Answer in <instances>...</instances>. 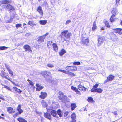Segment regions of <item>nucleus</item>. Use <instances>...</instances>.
Here are the masks:
<instances>
[{
	"instance_id": "obj_1",
	"label": "nucleus",
	"mask_w": 122,
	"mask_h": 122,
	"mask_svg": "<svg viewBox=\"0 0 122 122\" xmlns=\"http://www.w3.org/2000/svg\"><path fill=\"white\" fill-rule=\"evenodd\" d=\"M11 3V1L8 0H4L1 2V6L2 8L6 9H8L12 10H15L14 7L9 4Z\"/></svg>"
},
{
	"instance_id": "obj_2",
	"label": "nucleus",
	"mask_w": 122,
	"mask_h": 122,
	"mask_svg": "<svg viewBox=\"0 0 122 122\" xmlns=\"http://www.w3.org/2000/svg\"><path fill=\"white\" fill-rule=\"evenodd\" d=\"M51 114L53 117H57V114L60 117H62L63 115L62 112L60 109H59L57 112L53 110L51 111Z\"/></svg>"
},
{
	"instance_id": "obj_3",
	"label": "nucleus",
	"mask_w": 122,
	"mask_h": 122,
	"mask_svg": "<svg viewBox=\"0 0 122 122\" xmlns=\"http://www.w3.org/2000/svg\"><path fill=\"white\" fill-rule=\"evenodd\" d=\"M59 94L60 95L59 96V98L60 100L62 102H64L66 101H69V100L67 99V97L64 95L62 92H60Z\"/></svg>"
},
{
	"instance_id": "obj_4",
	"label": "nucleus",
	"mask_w": 122,
	"mask_h": 122,
	"mask_svg": "<svg viewBox=\"0 0 122 122\" xmlns=\"http://www.w3.org/2000/svg\"><path fill=\"white\" fill-rule=\"evenodd\" d=\"M58 71L72 76H74L75 75V74L72 72H70L65 70H62L61 69H59Z\"/></svg>"
},
{
	"instance_id": "obj_5",
	"label": "nucleus",
	"mask_w": 122,
	"mask_h": 122,
	"mask_svg": "<svg viewBox=\"0 0 122 122\" xmlns=\"http://www.w3.org/2000/svg\"><path fill=\"white\" fill-rule=\"evenodd\" d=\"M117 9H113L112 12V15L110 18V20L111 22H113V20H112L113 19V17H114L117 14Z\"/></svg>"
},
{
	"instance_id": "obj_6",
	"label": "nucleus",
	"mask_w": 122,
	"mask_h": 122,
	"mask_svg": "<svg viewBox=\"0 0 122 122\" xmlns=\"http://www.w3.org/2000/svg\"><path fill=\"white\" fill-rule=\"evenodd\" d=\"M82 43L83 44L87 45L88 44V39L86 37H82Z\"/></svg>"
},
{
	"instance_id": "obj_7",
	"label": "nucleus",
	"mask_w": 122,
	"mask_h": 122,
	"mask_svg": "<svg viewBox=\"0 0 122 122\" xmlns=\"http://www.w3.org/2000/svg\"><path fill=\"white\" fill-rule=\"evenodd\" d=\"M42 74L45 78L51 75V74L50 72L46 71H44L42 73Z\"/></svg>"
},
{
	"instance_id": "obj_8",
	"label": "nucleus",
	"mask_w": 122,
	"mask_h": 122,
	"mask_svg": "<svg viewBox=\"0 0 122 122\" xmlns=\"http://www.w3.org/2000/svg\"><path fill=\"white\" fill-rule=\"evenodd\" d=\"M24 48L26 51H29L30 53H31L32 52L30 47L27 45H25L24 46Z\"/></svg>"
},
{
	"instance_id": "obj_9",
	"label": "nucleus",
	"mask_w": 122,
	"mask_h": 122,
	"mask_svg": "<svg viewBox=\"0 0 122 122\" xmlns=\"http://www.w3.org/2000/svg\"><path fill=\"white\" fill-rule=\"evenodd\" d=\"M47 94L46 92H41L39 96V97L41 98L44 99L47 96Z\"/></svg>"
},
{
	"instance_id": "obj_10",
	"label": "nucleus",
	"mask_w": 122,
	"mask_h": 122,
	"mask_svg": "<svg viewBox=\"0 0 122 122\" xmlns=\"http://www.w3.org/2000/svg\"><path fill=\"white\" fill-rule=\"evenodd\" d=\"M37 11L39 13L40 15H41V16L43 15V12L41 7L39 6L38 7L37 9Z\"/></svg>"
},
{
	"instance_id": "obj_11",
	"label": "nucleus",
	"mask_w": 122,
	"mask_h": 122,
	"mask_svg": "<svg viewBox=\"0 0 122 122\" xmlns=\"http://www.w3.org/2000/svg\"><path fill=\"white\" fill-rule=\"evenodd\" d=\"M46 81L49 83H53V81L52 78V76L51 75L46 78Z\"/></svg>"
},
{
	"instance_id": "obj_12",
	"label": "nucleus",
	"mask_w": 122,
	"mask_h": 122,
	"mask_svg": "<svg viewBox=\"0 0 122 122\" xmlns=\"http://www.w3.org/2000/svg\"><path fill=\"white\" fill-rule=\"evenodd\" d=\"M98 46H99L102 44L103 43V40L102 37L99 38L98 39Z\"/></svg>"
},
{
	"instance_id": "obj_13",
	"label": "nucleus",
	"mask_w": 122,
	"mask_h": 122,
	"mask_svg": "<svg viewBox=\"0 0 122 122\" xmlns=\"http://www.w3.org/2000/svg\"><path fill=\"white\" fill-rule=\"evenodd\" d=\"M52 46L54 51L56 52H57L58 51V47L56 44L53 43L52 44Z\"/></svg>"
},
{
	"instance_id": "obj_14",
	"label": "nucleus",
	"mask_w": 122,
	"mask_h": 122,
	"mask_svg": "<svg viewBox=\"0 0 122 122\" xmlns=\"http://www.w3.org/2000/svg\"><path fill=\"white\" fill-rule=\"evenodd\" d=\"M78 87L79 90L82 91H86V90L87 89V88H85L84 87L81 85L80 84L78 86Z\"/></svg>"
},
{
	"instance_id": "obj_15",
	"label": "nucleus",
	"mask_w": 122,
	"mask_h": 122,
	"mask_svg": "<svg viewBox=\"0 0 122 122\" xmlns=\"http://www.w3.org/2000/svg\"><path fill=\"white\" fill-rule=\"evenodd\" d=\"M92 92H97L99 93H101L102 92L103 90L100 88H98L95 90L92 89Z\"/></svg>"
},
{
	"instance_id": "obj_16",
	"label": "nucleus",
	"mask_w": 122,
	"mask_h": 122,
	"mask_svg": "<svg viewBox=\"0 0 122 122\" xmlns=\"http://www.w3.org/2000/svg\"><path fill=\"white\" fill-rule=\"evenodd\" d=\"M44 38L43 36H40L39 37V39L37 41L39 43L42 42H43L44 41Z\"/></svg>"
},
{
	"instance_id": "obj_17",
	"label": "nucleus",
	"mask_w": 122,
	"mask_h": 122,
	"mask_svg": "<svg viewBox=\"0 0 122 122\" xmlns=\"http://www.w3.org/2000/svg\"><path fill=\"white\" fill-rule=\"evenodd\" d=\"M21 107L20 105H19L17 108V110L19 112V114H21L23 112V110L21 109Z\"/></svg>"
},
{
	"instance_id": "obj_18",
	"label": "nucleus",
	"mask_w": 122,
	"mask_h": 122,
	"mask_svg": "<svg viewBox=\"0 0 122 122\" xmlns=\"http://www.w3.org/2000/svg\"><path fill=\"white\" fill-rule=\"evenodd\" d=\"M44 116L46 118L49 119L50 120H51V115L50 114L48 113H44Z\"/></svg>"
},
{
	"instance_id": "obj_19",
	"label": "nucleus",
	"mask_w": 122,
	"mask_h": 122,
	"mask_svg": "<svg viewBox=\"0 0 122 122\" xmlns=\"http://www.w3.org/2000/svg\"><path fill=\"white\" fill-rule=\"evenodd\" d=\"M7 111L9 113L14 112L15 111L13 110V108L11 107H8L7 108Z\"/></svg>"
},
{
	"instance_id": "obj_20",
	"label": "nucleus",
	"mask_w": 122,
	"mask_h": 122,
	"mask_svg": "<svg viewBox=\"0 0 122 122\" xmlns=\"http://www.w3.org/2000/svg\"><path fill=\"white\" fill-rule=\"evenodd\" d=\"M36 86L37 87L36 90H37L39 91L43 88V87L41 86L38 84H36Z\"/></svg>"
},
{
	"instance_id": "obj_21",
	"label": "nucleus",
	"mask_w": 122,
	"mask_h": 122,
	"mask_svg": "<svg viewBox=\"0 0 122 122\" xmlns=\"http://www.w3.org/2000/svg\"><path fill=\"white\" fill-rule=\"evenodd\" d=\"M71 89L73 90L75 92H76L77 94H80V92L76 88L73 86H72Z\"/></svg>"
},
{
	"instance_id": "obj_22",
	"label": "nucleus",
	"mask_w": 122,
	"mask_h": 122,
	"mask_svg": "<svg viewBox=\"0 0 122 122\" xmlns=\"http://www.w3.org/2000/svg\"><path fill=\"white\" fill-rule=\"evenodd\" d=\"M111 38L112 40L114 41L117 40V39L116 35L114 34H112V36L111 37Z\"/></svg>"
},
{
	"instance_id": "obj_23",
	"label": "nucleus",
	"mask_w": 122,
	"mask_h": 122,
	"mask_svg": "<svg viewBox=\"0 0 122 122\" xmlns=\"http://www.w3.org/2000/svg\"><path fill=\"white\" fill-rule=\"evenodd\" d=\"M68 32V31L67 30H66L64 31L60 34V36H64L65 37V36L66 35Z\"/></svg>"
},
{
	"instance_id": "obj_24",
	"label": "nucleus",
	"mask_w": 122,
	"mask_h": 122,
	"mask_svg": "<svg viewBox=\"0 0 122 122\" xmlns=\"http://www.w3.org/2000/svg\"><path fill=\"white\" fill-rule=\"evenodd\" d=\"M97 29V26L96 25V22L95 21H94L93 24V27H92V30L93 31H94L95 30Z\"/></svg>"
},
{
	"instance_id": "obj_25",
	"label": "nucleus",
	"mask_w": 122,
	"mask_h": 122,
	"mask_svg": "<svg viewBox=\"0 0 122 122\" xmlns=\"http://www.w3.org/2000/svg\"><path fill=\"white\" fill-rule=\"evenodd\" d=\"M39 22L41 25H45L47 23V21L46 20H40Z\"/></svg>"
},
{
	"instance_id": "obj_26",
	"label": "nucleus",
	"mask_w": 122,
	"mask_h": 122,
	"mask_svg": "<svg viewBox=\"0 0 122 122\" xmlns=\"http://www.w3.org/2000/svg\"><path fill=\"white\" fill-rule=\"evenodd\" d=\"M107 78L109 81H111L114 79V76L111 75L108 76Z\"/></svg>"
},
{
	"instance_id": "obj_27",
	"label": "nucleus",
	"mask_w": 122,
	"mask_h": 122,
	"mask_svg": "<svg viewBox=\"0 0 122 122\" xmlns=\"http://www.w3.org/2000/svg\"><path fill=\"white\" fill-rule=\"evenodd\" d=\"M99 86V84H95V85L94 86H93V88L91 90V91L92 92V90L93 89V90H95L96 89H97V88L98 87V86Z\"/></svg>"
},
{
	"instance_id": "obj_28",
	"label": "nucleus",
	"mask_w": 122,
	"mask_h": 122,
	"mask_svg": "<svg viewBox=\"0 0 122 122\" xmlns=\"http://www.w3.org/2000/svg\"><path fill=\"white\" fill-rule=\"evenodd\" d=\"M18 120L19 122H27V121L25 119L21 118H18Z\"/></svg>"
},
{
	"instance_id": "obj_29",
	"label": "nucleus",
	"mask_w": 122,
	"mask_h": 122,
	"mask_svg": "<svg viewBox=\"0 0 122 122\" xmlns=\"http://www.w3.org/2000/svg\"><path fill=\"white\" fill-rule=\"evenodd\" d=\"M66 53V52L64 49H62L61 52H59V54L60 56H62L64 54Z\"/></svg>"
},
{
	"instance_id": "obj_30",
	"label": "nucleus",
	"mask_w": 122,
	"mask_h": 122,
	"mask_svg": "<svg viewBox=\"0 0 122 122\" xmlns=\"http://www.w3.org/2000/svg\"><path fill=\"white\" fill-rule=\"evenodd\" d=\"M87 100L88 102L90 103H92L94 102V101L93 100V98L91 97H89Z\"/></svg>"
},
{
	"instance_id": "obj_31",
	"label": "nucleus",
	"mask_w": 122,
	"mask_h": 122,
	"mask_svg": "<svg viewBox=\"0 0 122 122\" xmlns=\"http://www.w3.org/2000/svg\"><path fill=\"white\" fill-rule=\"evenodd\" d=\"M41 104L43 107H46L47 106V104L44 100H43L41 102Z\"/></svg>"
},
{
	"instance_id": "obj_32",
	"label": "nucleus",
	"mask_w": 122,
	"mask_h": 122,
	"mask_svg": "<svg viewBox=\"0 0 122 122\" xmlns=\"http://www.w3.org/2000/svg\"><path fill=\"white\" fill-rule=\"evenodd\" d=\"M71 110H73L76 107V106L75 104H71Z\"/></svg>"
},
{
	"instance_id": "obj_33",
	"label": "nucleus",
	"mask_w": 122,
	"mask_h": 122,
	"mask_svg": "<svg viewBox=\"0 0 122 122\" xmlns=\"http://www.w3.org/2000/svg\"><path fill=\"white\" fill-rule=\"evenodd\" d=\"M13 89L18 92L21 93L22 92V91H21V90L18 89L16 87H13Z\"/></svg>"
},
{
	"instance_id": "obj_34",
	"label": "nucleus",
	"mask_w": 122,
	"mask_h": 122,
	"mask_svg": "<svg viewBox=\"0 0 122 122\" xmlns=\"http://www.w3.org/2000/svg\"><path fill=\"white\" fill-rule=\"evenodd\" d=\"M71 33H67L65 36V37L69 39L70 36L71 35Z\"/></svg>"
},
{
	"instance_id": "obj_35",
	"label": "nucleus",
	"mask_w": 122,
	"mask_h": 122,
	"mask_svg": "<svg viewBox=\"0 0 122 122\" xmlns=\"http://www.w3.org/2000/svg\"><path fill=\"white\" fill-rule=\"evenodd\" d=\"M1 76L5 78L6 79H8L9 81H11V82L12 83L14 84V82H12L11 80H10L8 78V77H7V76H5L4 74H3L2 75H1Z\"/></svg>"
},
{
	"instance_id": "obj_36",
	"label": "nucleus",
	"mask_w": 122,
	"mask_h": 122,
	"mask_svg": "<svg viewBox=\"0 0 122 122\" xmlns=\"http://www.w3.org/2000/svg\"><path fill=\"white\" fill-rule=\"evenodd\" d=\"M28 24L29 25L32 26H34L36 25V24L30 21H29Z\"/></svg>"
},
{
	"instance_id": "obj_37",
	"label": "nucleus",
	"mask_w": 122,
	"mask_h": 122,
	"mask_svg": "<svg viewBox=\"0 0 122 122\" xmlns=\"http://www.w3.org/2000/svg\"><path fill=\"white\" fill-rule=\"evenodd\" d=\"M71 117L73 120H75L76 117L75 114L74 113H73L71 115Z\"/></svg>"
},
{
	"instance_id": "obj_38",
	"label": "nucleus",
	"mask_w": 122,
	"mask_h": 122,
	"mask_svg": "<svg viewBox=\"0 0 122 122\" xmlns=\"http://www.w3.org/2000/svg\"><path fill=\"white\" fill-rule=\"evenodd\" d=\"M77 70V68L76 66H71V70L76 71Z\"/></svg>"
},
{
	"instance_id": "obj_39",
	"label": "nucleus",
	"mask_w": 122,
	"mask_h": 122,
	"mask_svg": "<svg viewBox=\"0 0 122 122\" xmlns=\"http://www.w3.org/2000/svg\"><path fill=\"white\" fill-rule=\"evenodd\" d=\"M1 84L4 87L6 88V89H8L11 92L12 91V90L10 89L8 86H6L3 84L2 83H1Z\"/></svg>"
},
{
	"instance_id": "obj_40",
	"label": "nucleus",
	"mask_w": 122,
	"mask_h": 122,
	"mask_svg": "<svg viewBox=\"0 0 122 122\" xmlns=\"http://www.w3.org/2000/svg\"><path fill=\"white\" fill-rule=\"evenodd\" d=\"M47 66L50 68H52L54 67V65L51 63H49L47 65Z\"/></svg>"
},
{
	"instance_id": "obj_41",
	"label": "nucleus",
	"mask_w": 122,
	"mask_h": 122,
	"mask_svg": "<svg viewBox=\"0 0 122 122\" xmlns=\"http://www.w3.org/2000/svg\"><path fill=\"white\" fill-rule=\"evenodd\" d=\"M68 71L71 70V66H66L65 68Z\"/></svg>"
},
{
	"instance_id": "obj_42",
	"label": "nucleus",
	"mask_w": 122,
	"mask_h": 122,
	"mask_svg": "<svg viewBox=\"0 0 122 122\" xmlns=\"http://www.w3.org/2000/svg\"><path fill=\"white\" fill-rule=\"evenodd\" d=\"M117 33L119 34H122V29L120 28H118V31Z\"/></svg>"
},
{
	"instance_id": "obj_43",
	"label": "nucleus",
	"mask_w": 122,
	"mask_h": 122,
	"mask_svg": "<svg viewBox=\"0 0 122 122\" xmlns=\"http://www.w3.org/2000/svg\"><path fill=\"white\" fill-rule=\"evenodd\" d=\"M105 25L106 27H108L109 28L110 27V25H109V23L107 21H106L105 22Z\"/></svg>"
},
{
	"instance_id": "obj_44",
	"label": "nucleus",
	"mask_w": 122,
	"mask_h": 122,
	"mask_svg": "<svg viewBox=\"0 0 122 122\" xmlns=\"http://www.w3.org/2000/svg\"><path fill=\"white\" fill-rule=\"evenodd\" d=\"M8 48V47L5 46L0 47V49L1 50H3L5 49H7Z\"/></svg>"
},
{
	"instance_id": "obj_45",
	"label": "nucleus",
	"mask_w": 122,
	"mask_h": 122,
	"mask_svg": "<svg viewBox=\"0 0 122 122\" xmlns=\"http://www.w3.org/2000/svg\"><path fill=\"white\" fill-rule=\"evenodd\" d=\"M61 37V41L64 42L65 41H66V40L64 38L63 36H60Z\"/></svg>"
},
{
	"instance_id": "obj_46",
	"label": "nucleus",
	"mask_w": 122,
	"mask_h": 122,
	"mask_svg": "<svg viewBox=\"0 0 122 122\" xmlns=\"http://www.w3.org/2000/svg\"><path fill=\"white\" fill-rule=\"evenodd\" d=\"M22 24H18L16 25V27L17 28H18L19 27H21L22 26Z\"/></svg>"
},
{
	"instance_id": "obj_47",
	"label": "nucleus",
	"mask_w": 122,
	"mask_h": 122,
	"mask_svg": "<svg viewBox=\"0 0 122 122\" xmlns=\"http://www.w3.org/2000/svg\"><path fill=\"white\" fill-rule=\"evenodd\" d=\"M28 81L29 82V83L31 85L32 87H33V83L32 82V81H30V80H28Z\"/></svg>"
},
{
	"instance_id": "obj_48",
	"label": "nucleus",
	"mask_w": 122,
	"mask_h": 122,
	"mask_svg": "<svg viewBox=\"0 0 122 122\" xmlns=\"http://www.w3.org/2000/svg\"><path fill=\"white\" fill-rule=\"evenodd\" d=\"M52 43V42L50 41H49L47 43V46L49 47V48L50 47L49 46Z\"/></svg>"
},
{
	"instance_id": "obj_49",
	"label": "nucleus",
	"mask_w": 122,
	"mask_h": 122,
	"mask_svg": "<svg viewBox=\"0 0 122 122\" xmlns=\"http://www.w3.org/2000/svg\"><path fill=\"white\" fill-rule=\"evenodd\" d=\"M8 71L9 74H11V76H12L13 75V73L11 69H10V70H8Z\"/></svg>"
},
{
	"instance_id": "obj_50",
	"label": "nucleus",
	"mask_w": 122,
	"mask_h": 122,
	"mask_svg": "<svg viewBox=\"0 0 122 122\" xmlns=\"http://www.w3.org/2000/svg\"><path fill=\"white\" fill-rule=\"evenodd\" d=\"M120 0H116V3L115 5L116 6H117Z\"/></svg>"
},
{
	"instance_id": "obj_51",
	"label": "nucleus",
	"mask_w": 122,
	"mask_h": 122,
	"mask_svg": "<svg viewBox=\"0 0 122 122\" xmlns=\"http://www.w3.org/2000/svg\"><path fill=\"white\" fill-rule=\"evenodd\" d=\"M5 66L6 67L8 71L9 70H10V66L6 64H5Z\"/></svg>"
},
{
	"instance_id": "obj_52",
	"label": "nucleus",
	"mask_w": 122,
	"mask_h": 122,
	"mask_svg": "<svg viewBox=\"0 0 122 122\" xmlns=\"http://www.w3.org/2000/svg\"><path fill=\"white\" fill-rule=\"evenodd\" d=\"M73 64L74 65H80V62H75L73 63Z\"/></svg>"
},
{
	"instance_id": "obj_53",
	"label": "nucleus",
	"mask_w": 122,
	"mask_h": 122,
	"mask_svg": "<svg viewBox=\"0 0 122 122\" xmlns=\"http://www.w3.org/2000/svg\"><path fill=\"white\" fill-rule=\"evenodd\" d=\"M68 111H66L65 112L64 114V116L65 117H66L67 115L68 114Z\"/></svg>"
},
{
	"instance_id": "obj_54",
	"label": "nucleus",
	"mask_w": 122,
	"mask_h": 122,
	"mask_svg": "<svg viewBox=\"0 0 122 122\" xmlns=\"http://www.w3.org/2000/svg\"><path fill=\"white\" fill-rule=\"evenodd\" d=\"M71 22V21L70 20H68L66 21L65 23L66 25H67L69 24Z\"/></svg>"
},
{
	"instance_id": "obj_55",
	"label": "nucleus",
	"mask_w": 122,
	"mask_h": 122,
	"mask_svg": "<svg viewBox=\"0 0 122 122\" xmlns=\"http://www.w3.org/2000/svg\"><path fill=\"white\" fill-rule=\"evenodd\" d=\"M118 28H117L116 29H115L113 30L116 33H117V31H118Z\"/></svg>"
},
{
	"instance_id": "obj_56",
	"label": "nucleus",
	"mask_w": 122,
	"mask_h": 122,
	"mask_svg": "<svg viewBox=\"0 0 122 122\" xmlns=\"http://www.w3.org/2000/svg\"><path fill=\"white\" fill-rule=\"evenodd\" d=\"M48 34H49L48 33H46L45 35H43V36L45 38L46 37V36H47L48 35Z\"/></svg>"
},
{
	"instance_id": "obj_57",
	"label": "nucleus",
	"mask_w": 122,
	"mask_h": 122,
	"mask_svg": "<svg viewBox=\"0 0 122 122\" xmlns=\"http://www.w3.org/2000/svg\"><path fill=\"white\" fill-rule=\"evenodd\" d=\"M109 81V80L108 79H107H107L105 80V81L104 82V83H107V82Z\"/></svg>"
},
{
	"instance_id": "obj_58",
	"label": "nucleus",
	"mask_w": 122,
	"mask_h": 122,
	"mask_svg": "<svg viewBox=\"0 0 122 122\" xmlns=\"http://www.w3.org/2000/svg\"><path fill=\"white\" fill-rule=\"evenodd\" d=\"M23 26H24V28H26L27 27L25 23H24L23 24Z\"/></svg>"
},
{
	"instance_id": "obj_59",
	"label": "nucleus",
	"mask_w": 122,
	"mask_h": 122,
	"mask_svg": "<svg viewBox=\"0 0 122 122\" xmlns=\"http://www.w3.org/2000/svg\"><path fill=\"white\" fill-rule=\"evenodd\" d=\"M114 113L116 115H117V112L116 111H115L114 112Z\"/></svg>"
},
{
	"instance_id": "obj_60",
	"label": "nucleus",
	"mask_w": 122,
	"mask_h": 122,
	"mask_svg": "<svg viewBox=\"0 0 122 122\" xmlns=\"http://www.w3.org/2000/svg\"><path fill=\"white\" fill-rule=\"evenodd\" d=\"M86 69L87 70H89L90 69H92L91 68H91H90V67H86Z\"/></svg>"
},
{
	"instance_id": "obj_61",
	"label": "nucleus",
	"mask_w": 122,
	"mask_h": 122,
	"mask_svg": "<svg viewBox=\"0 0 122 122\" xmlns=\"http://www.w3.org/2000/svg\"><path fill=\"white\" fill-rule=\"evenodd\" d=\"M114 17H113V19H112V20H113V22H114V21L115 20V19H114L113 18H114Z\"/></svg>"
},
{
	"instance_id": "obj_62",
	"label": "nucleus",
	"mask_w": 122,
	"mask_h": 122,
	"mask_svg": "<svg viewBox=\"0 0 122 122\" xmlns=\"http://www.w3.org/2000/svg\"><path fill=\"white\" fill-rule=\"evenodd\" d=\"M68 11V9H66V11Z\"/></svg>"
},
{
	"instance_id": "obj_63",
	"label": "nucleus",
	"mask_w": 122,
	"mask_h": 122,
	"mask_svg": "<svg viewBox=\"0 0 122 122\" xmlns=\"http://www.w3.org/2000/svg\"><path fill=\"white\" fill-rule=\"evenodd\" d=\"M101 29H102V30H104V29L103 28H102Z\"/></svg>"
},
{
	"instance_id": "obj_64",
	"label": "nucleus",
	"mask_w": 122,
	"mask_h": 122,
	"mask_svg": "<svg viewBox=\"0 0 122 122\" xmlns=\"http://www.w3.org/2000/svg\"><path fill=\"white\" fill-rule=\"evenodd\" d=\"M3 118V117H1L0 116V118Z\"/></svg>"
}]
</instances>
